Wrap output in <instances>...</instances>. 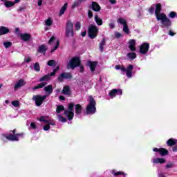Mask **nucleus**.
<instances>
[{
    "mask_svg": "<svg viewBox=\"0 0 177 177\" xmlns=\"http://www.w3.org/2000/svg\"><path fill=\"white\" fill-rule=\"evenodd\" d=\"M156 19L158 21H160L162 27L163 28H169L171 27L172 23L171 22V19L167 17V15L164 13H160L156 15Z\"/></svg>",
    "mask_w": 177,
    "mask_h": 177,
    "instance_id": "1",
    "label": "nucleus"
},
{
    "mask_svg": "<svg viewBox=\"0 0 177 177\" xmlns=\"http://www.w3.org/2000/svg\"><path fill=\"white\" fill-rule=\"evenodd\" d=\"M88 104L86 109V114H95L96 113V102L93 99V97H88Z\"/></svg>",
    "mask_w": 177,
    "mask_h": 177,
    "instance_id": "2",
    "label": "nucleus"
},
{
    "mask_svg": "<svg viewBox=\"0 0 177 177\" xmlns=\"http://www.w3.org/2000/svg\"><path fill=\"white\" fill-rule=\"evenodd\" d=\"M115 68V70H120L123 75L126 73V75L128 78H131L132 77V70H133V65H129L127 68L124 67V66L116 65Z\"/></svg>",
    "mask_w": 177,
    "mask_h": 177,
    "instance_id": "3",
    "label": "nucleus"
},
{
    "mask_svg": "<svg viewBox=\"0 0 177 177\" xmlns=\"http://www.w3.org/2000/svg\"><path fill=\"white\" fill-rule=\"evenodd\" d=\"M15 130L11 131L10 133L8 135L3 134L1 136V140L3 142H6V140H12V141L19 140V138H20V136H22L23 134H15Z\"/></svg>",
    "mask_w": 177,
    "mask_h": 177,
    "instance_id": "4",
    "label": "nucleus"
},
{
    "mask_svg": "<svg viewBox=\"0 0 177 177\" xmlns=\"http://www.w3.org/2000/svg\"><path fill=\"white\" fill-rule=\"evenodd\" d=\"M64 115L67 117L69 121H71L74 118V104L71 103L68 106V110L64 111Z\"/></svg>",
    "mask_w": 177,
    "mask_h": 177,
    "instance_id": "5",
    "label": "nucleus"
},
{
    "mask_svg": "<svg viewBox=\"0 0 177 177\" xmlns=\"http://www.w3.org/2000/svg\"><path fill=\"white\" fill-rule=\"evenodd\" d=\"M74 36V24L68 21L66 28V37H70Z\"/></svg>",
    "mask_w": 177,
    "mask_h": 177,
    "instance_id": "6",
    "label": "nucleus"
},
{
    "mask_svg": "<svg viewBox=\"0 0 177 177\" xmlns=\"http://www.w3.org/2000/svg\"><path fill=\"white\" fill-rule=\"evenodd\" d=\"M49 45L53 46V48L51 49V53H53L57 48H59V46L60 45V41L56 39L55 37H52L49 41H48Z\"/></svg>",
    "mask_w": 177,
    "mask_h": 177,
    "instance_id": "7",
    "label": "nucleus"
},
{
    "mask_svg": "<svg viewBox=\"0 0 177 177\" xmlns=\"http://www.w3.org/2000/svg\"><path fill=\"white\" fill-rule=\"evenodd\" d=\"M80 63L81 61L80 60V59L77 57H75L70 60L67 65V67L68 68H72V70H74L75 67H78V66H80Z\"/></svg>",
    "mask_w": 177,
    "mask_h": 177,
    "instance_id": "8",
    "label": "nucleus"
},
{
    "mask_svg": "<svg viewBox=\"0 0 177 177\" xmlns=\"http://www.w3.org/2000/svg\"><path fill=\"white\" fill-rule=\"evenodd\" d=\"M98 31L99 29L97 28V26L95 25H91L88 27V36L90 37V38H92V39H93V38H96V37L97 36Z\"/></svg>",
    "mask_w": 177,
    "mask_h": 177,
    "instance_id": "9",
    "label": "nucleus"
},
{
    "mask_svg": "<svg viewBox=\"0 0 177 177\" xmlns=\"http://www.w3.org/2000/svg\"><path fill=\"white\" fill-rule=\"evenodd\" d=\"M46 99V95H34L32 100L35 102L36 106H41L44 103V100Z\"/></svg>",
    "mask_w": 177,
    "mask_h": 177,
    "instance_id": "10",
    "label": "nucleus"
},
{
    "mask_svg": "<svg viewBox=\"0 0 177 177\" xmlns=\"http://www.w3.org/2000/svg\"><path fill=\"white\" fill-rule=\"evenodd\" d=\"M149 48H150V44L143 43L140 46V53H142V55H146V53L149 52Z\"/></svg>",
    "mask_w": 177,
    "mask_h": 177,
    "instance_id": "11",
    "label": "nucleus"
},
{
    "mask_svg": "<svg viewBox=\"0 0 177 177\" xmlns=\"http://www.w3.org/2000/svg\"><path fill=\"white\" fill-rule=\"evenodd\" d=\"M109 96L113 99V97H115L117 95H122V90L118 88V89H113L109 92Z\"/></svg>",
    "mask_w": 177,
    "mask_h": 177,
    "instance_id": "12",
    "label": "nucleus"
},
{
    "mask_svg": "<svg viewBox=\"0 0 177 177\" xmlns=\"http://www.w3.org/2000/svg\"><path fill=\"white\" fill-rule=\"evenodd\" d=\"M26 85V82L23 79H20L19 81L16 82L15 85L14 86L15 91L21 88V86H24Z\"/></svg>",
    "mask_w": 177,
    "mask_h": 177,
    "instance_id": "13",
    "label": "nucleus"
},
{
    "mask_svg": "<svg viewBox=\"0 0 177 177\" xmlns=\"http://www.w3.org/2000/svg\"><path fill=\"white\" fill-rule=\"evenodd\" d=\"M71 78V73H62L59 77H58V81L62 82L64 79L65 80H70Z\"/></svg>",
    "mask_w": 177,
    "mask_h": 177,
    "instance_id": "14",
    "label": "nucleus"
},
{
    "mask_svg": "<svg viewBox=\"0 0 177 177\" xmlns=\"http://www.w3.org/2000/svg\"><path fill=\"white\" fill-rule=\"evenodd\" d=\"M153 151L160 153V156H167V154H168V151L162 148H154Z\"/></svg>",
    "mask_w": 177,
    "mask_h": 177,
    "instance_id": "15",
    "label": "nucleus"
},
{
    "mask_svg": "<svg viewBox=\"0 0 177 177\" xmlns=\"http://www.w3.org/2000/svg\"><path fill=\"white\" fill-rule=\"evenodd\" d=\"M20 38L22 41H30V39H31V35L28 33L21 34Z\"/></svg>",
    "mask_w": 177,
    "mask_h": 177,
    "instance_id": "16",
    "label": "nucleus"
},
{
    "mask_svg": "<svg viewBox=\"0 0 177 177\" xmlns=\"http://www.w3.org/2000/svg\"><path fill=\"white\" fill-rule=\"evenodd\" d=\"M129 48L131 50H132V51L136 50V47H135V45L136 43L135 40H133V39L129 40Z\"/></svg>",
    "mask_w": 177,
    "mask_h": 177,
    "instance_id": "17",
    "label": "nucleus"
},
{
    "mask_svg": "<svg viewBox=\"0 0 177 177\" xmlns=\"http://www.w3.org/2000/svg\"><path fill=\"white\" fill-rule=\"evenodd\" d=\"M53 24V18L48 17L47 19L44 21V25L46 27H50Z\"/></svg>",
    "mask_w": 177,
    "mask_h": 177,
    "instance_id": "18",
    "label": "nucleus"
},
{
    "mask_svg": "<svg viewBox=\"0 0 177 177\" xmlns=\"http://www.w3.org/2000/svg\"><path fill=\"white\" fill-rule=\"evenodd\" d=\"M152 162L153 164H164V162H165V159L156 158L152 160Z\"/></svg>",
    "mask_w": 177,
    "mask_h": 177,
    "instance_id": "19",
    "label": "nucleus"
},
{
    "mask_svg": "<svg viewBox=\"0 0 177 177\" xmlns=\"http://www.w3.org/2000/svg\"><path fill=\"white\" fill-rule=\"evenodd\" d=\"M94 20L97 26H102L103 24V20L97 15L94 16Z\"/></svg>",
    "mask_w": 177,
    "mask_h": 177,
    "instance_id": "20",
    "label": "nucleus"
},
{
    "mask_svg": "<svg viewBox=\"0 0 177 177\" xmlns=\"http://www.w3.org/2000/svg\"><path fill=\"white\" fill-rule=\"evenodd\" d=\"M88 65H89L91 71L93 72L96 68V66L97 65V63L95 62H89Z\"/></svg>",
    "mask_w": 177,
    "mask_h": 177,
    "instance_id": "21",
    "label": "nucleus"
},
{
    "mask_svg": "<svg viewBox=\"0 0 177 177\" xmlns=\"http://www.w3.org/2000/svg\"><path fill=\"white\" fill-rule=\"evenodd\" d=\"M44 91L46 92L47 95H50V93L53 92V88L52 87V85H48L44 87Z\"/></svg>",
    "mask_w": 177,
    "mask_h": 177,
    "instance_id": "22",
    "label": "nucleus"
},
{
    "mask_svg": "<svg viewBox=\"0 0 177 177\" xmlns=\"http://www.w3.org/2000/svg\"><path fill=\"white\" fill-rule=\"evenodd\" d=\"M9 32V29L5 26L0 27V35H3V34H8Z\"/></svg>",
    "mask_w": 177,
    "mask_h": 177,
    "instance_id": "23",
    "label": "nucleus"
},
{
    "mask_svg": "<svg viewBox=\"0 0 177 177\" xmlns=\"http://www.w3.org/2000/svg\"><path fill=\"white\" fill-rule=\"evenodd\" d=\"M92 9L95 12H99V10H100V6H99V4H97L96 2H93Z\"/></svg>",
    "mask_w": 177,
    "mask_h": 177,
    "instance_id": "24",
    "label": "nucleus"
},
{
    "mask_svg": "<svg viewBox=\"0 0 177 177\" xmlns=\"http://www.w3.org/2000/svg\"><path fill=\"white\" fill-rule=\"evenodd\" d=\"M62 92L64 93V95H71V91H70V87H68V86H66L64 87Z\"/></svg>",
    "mask_w": 177,
    "mask_h": 177,
    "instance_id": "25",
    "label": "nucleus"
},
{
    "mask_svg": "<svg viewBox=\"0 0 177 177\" xmlns=\"http://www.w3.org/2000/svg\"><path fill=\"white\" fill-rule=\"evenodd\" d=\"M176 144H177V140H175L174 138H171L169 140H167L168 146H175V145Z\"/></svg>",
    "mask_w": 177,
    "mask_h": 177,
    "instance_id": "26",
    "label": "nucleus"
},
{
    "mask_svg": "<svg viewBox=\"0 0 177 177\" xmlns=\"http://www.w3.org/2000/svg\"><path fill=\"white\" fill-rule=\"evenodd\" d=\"M161 12V4L158 3L156 5V9H155V15H160V12Z\"/></svg>",
    "mask_w": 177,
    "mask_h": 177,
    "instance_id": "27",
    "label": "nucleus"
},
{
    "mask_svg": "<svg viewBox=\"0 0 177 177\" xmlns=\"http://www.w3.org/2000/svg\"><path fill=\"white\" fill-rule=\"evenodd\" d=\"M38 120L39 121L45 122V124H48V122H49V118H48V116H41Z\"/></svg>",
    "mask_w": 177,
    "mask_h": 177,
    "instance_id": "28",
    "label": "nucleus"
},
{
    "mask_svg": "<svg viewBox=\"0 0 177 177\" xmlns=\"http://www.w3.org/2000/svg\"><path fill=\"white\" fill-rule=\"evenodd\" d=\"M75 110L76 114H80L81 111H82V106H81L80 104H77L75 106Z\"/></svg>",
    "mask_w": 177,
    "mask_h": 177,
    "instance_id": "29",
    "label": "nucleus"
},
{
    "mask_svg": "<svg viewBox=\"0 0 177 177\" xmlns=\"http://www.w3.org/2000/svg\"><path fill=\"white\" fill-rule=\"evenodd\" d=\"M50 74H48L40 78L39 82H42L44 81H49L50 80Z\"/></svg>",
    "mask_w": 177,
    "mask_h": 177,
    "instance_id": "30",
    "label": "nucleus"
},
{
    "mask_svg": "<svg viewBox=\"0 0 177 177\" xmlns=\"http://www.w3.org/2000/svg\"><path fill=\"white\" fill-rule=\"evenodd\" d=\"M85 0H77L75 1L73 4L72 5V8L73 9L80 6V5H81V2L84 1Z\"/></svg>",
    "mask_w": 177,
    "mask_h": 177,
    "instance_id": "31",
    "label": "nucleus"
},
{
    "mask_svg": "<svg viewBox=\"0 0 177 177\" xmlns=\"http://www.w3.org/2000/svg\"><path fill=\"white\" fill-rule=\"evenodd\" d=\"M4 5H5L6 8H12V6H15V3L11 1H6L4 3Z\"/></svg>",
    "mask_w": 177,
    "mask_h": 177,
    "instance_id": "32",
    "label": "nucleus"
},
{
    "mask_svg": "<svg viewBox=\"0 0 177 177\" xmlns=\"http://www.w3.org/2000/svg\"><path fill=\"white\" fill-rule=\"evenodd\" d=\"M104 45H106V39H103L100 44V50L101 52H103V50H104Z\"/></svg>",
    "mask_w": 177,
    "mask_h": 177,
    "instance_id": "33",
    "label": "nucleus"
},
{
    "mask_svg": "<svg viewBox=\"0 0 177 177\" xmlns=\"http://www.w3.org/2000/svg\"><path fill=\"white\" fill-rule=\"evenodd\" d=\"M67 9V3H66L64 6L61 8L59 11V16H62L64 15V12H66V10Z\"/></svg>",
    "mask_w": 177,
    "mask_h": 177,
    "instance_id": "34",
    "label": "nucleus"
},
{
    "mask_svg": "<svg viewBox=\"0 0 177 177\" xmlns=\"http://www.w3.org/2000/svg\"><path fill=\"white\" fill-rule=\"evenodd\" d=\"M47 49L48 48H46L44 45H41L39 47L38 50L40 53H45Z\"/></svg>",
    "mask_w": 177,
    "mask_h": 177,
    "instance_id": "35",
    "label": "nucleus"
},
{
    "mask_svg": "<svg viewBox=\"0 0 177 177\" xmlns=\"http://www.w3.org/2000/svg\"><path fill=\"white\" fill-rule=\"evenodd\" d=\"M127 57L130 59V60H133V59H136V53H130L127 54Z\"/></svg>",
    "mask_w": 177,
    "mask_h": 177,
    "instance_id": "36",
    "label": "nucleus"
},
{
    "mask_svg": "<svg viewBox=\"0 0 177 177\" xmlns=\"http://www.w3.org/2000/svg\"><path fill=\"white\" fill-rule=\"evenodd\" d=\"M46 82H42L39 84H38L37 86H35V87H33V89H41V88H44V86H45V85H46Z\"/></svg>",
    "mask_w": 177,
    "mask_h": 177,
    "instance_id": "37",
    "label": "nucleus"
},
{
    "mask_svg": "<svg viewBox=\"0 0 177 177\" xmlns=\"http://www.w3.org/2000/svg\"><path fill=\"white\" fill-rule=\"evenodd\" d=\"M118 23H120V24H122L123 26H127V21L123 18H119L118 20Z\"/></svg>",
    "mask_w": 177,
    "mask_h": 177,
    "instance_id": "38",
    "label": "nucleus"
},
{
    "mask_svg": "<svg viewBox=\"0 0 177 177\" xmlns=\"http://www.w3.org/2000/svg\"><path fill=\"white\" fill-rule=\"evenodd\" d=\"M112 174H113V175H114L115 176H117V175H123L124 176H127V174H125L124 173L121 172V171H115V170H113V171H112Z\"/></svg>",
    "mask_w": 177,
    "mask_h": 177,
    "instance_id": "39",
    "label": "nucleus"
},
{
    "mask_svg": "<svg viewBox=\"0 0 177 177\" xmlns=\"http://www.w3.org/2000/svg\"><path fill=\"white\" fill-rule=\"evenodd\" d=\"M64 106L60 105V106H58L57 107V114H59V113H61L62 111H64Z\"/></svg>",
    "mask_w": 177,
    "mask_h": 177,
    "instance_id": "40",
    "label": "nucleus"
},
{
    "mask_svg": "<svg viewBox=\"0 0 177 177\" xmlns=\"http://www.w3.org/2000/svg\"><path fill=\"white\" fill-rule=\"evenodd\" d=\"M11 104H12L14 107H19L20 106V102L15 100L11 102Z\"/></svg>",
    "mask_w": 177,
    "mask_h": 177,
    "instance_id": "41",
    "label": "nucleus"
},
{
    "mask_svg": "<svg viewBox=\"0 0 177 177\" xmlns=\"http://www.w3.org/2000/svg\"><path fill=\"white\" fill-rule=\"evenodd\" d=\"M123 31L127 35L129 34V28H128V25H124L123 26Z\"/></svg>",
    "mask_w": 177,
    "mask_h": 177,
    "instance_id": "42",
    "label": "nucleus"
},
{
    "mask_svg": "<svg viewBox=\"0 0 177 177\" xmlns=\"http://www.w3.org/2000/svg\"><path fill=\"white\" fill-rule=\"evenodd\" d=\"M58 120L59 121H60V122H66L67 121V119H66V118H64L60 115H58Z\"/></svg>",
    "mask_w": 177,
    "mask_h": 177,
    "instance_id": "43",
    "label": "nucleus"
},
{
    "mask_svg": "<svg viewBox=\"0 0 177 177\" xmlns=\"http://www.w3.org/2000/svg\"><path fill=\"white\" fill-rule=\"evenodd\" d=\"M81 28V23H80V22H76L75 24V30H80Z\"/></svg>",
    "mask_w": 177,
    "mask_h": 177,
    "instance_id": "44",
    "label": "nucleus"
},
{
    "mask_svg": "<svg viewBox=\"0 0 177 177\" xmlns=\"http://www.w3.org/2000/svg\"><path fill=\"white\" fill-rule=\"evenodd\" d=\"M35 71H39L41 70V67L39 66V64L35 63L34 67Z\"/></svg>",
    "mask_w": 177,
    "mask_h": 177,
    "instance_id": "45",
    "label": "nucleus"
},
{
    "mask_svg": "<svg viewBox=\"0 0 177 177\" xmlns=\"http://www.w3.org/2000/svg\"><path fill=\"white\" fill-rule=\"evenodd\" d=\"M3 45H4L5 48H10V46H12V43L10 41H7V42H4Z\"/></svg>",
    "mask_w": 177,
    "mask_h": 177,
    "instance_id": "46",
    "label": "nucleus"
},
{
    "mask_svg": "<svg viewBox=\"0 0 177 177\" xmlns=\"http://www.w3.org/2000/svg\"><path fill=\"white\" fill-rule=\"evenodd\" d=\"M58 70H60V66H57L55 69L53 70V71L50 73V75L51 76H53L56 74V72L58 71Z\"/></svg>",
    "mask_w": 177,
    "mask_h": 177,
    "instance_id": "47",
    "label": "nucleus"
},
{
    "mask_svg": "<svg viewBox=\"0 0 177 177\" xmlns=\"http://www.w3.org/2000/svg\"><path fill=\"white\" fill-rule=\"evenodd\" d=\"M176 16V12H171L169 14V17H170V19H174Z\"/></svg>",
    "mask_w": 177,
    "mask_h": 177,
    "instance_id": "48",
    "label": "nucleus"
},
{
    "mask_svg": "<svg viewBox=\"0 0 177 177\" xmlns=\"http://www.w3.org/2000/svg\"><path fill=\"white\" fill-rule=\"evenodd\" d=\"M115 37L116 38H122L123 35H122V34H121V33H120L118 32H115Z\"/></svg>",
    "mask_w": 177,
    "mask_h": 177,
    "instance_id": "49",
    "label": "nucleus"
},
{
    "mask_svg": "<svg viewBox=\"0 0 177 177\" xmlns=\"http://www.w3.org/2000/svg\"><path fill=\"white\" fill-rule=\"evenodd\" d=\"M55 63V60H50L47 62V64L48 66H50V67H51V66H53Z\"/></svg>",
    "mask_w": 177,
    "mask_h": 177,
    "instance_id": "50",
    "label": "nucleus"
},
{
    "mask_svg": "<svg viewBox=\"0 0 177 177\" xmlns=\"http://www.w3.org/2000/svg\"><path fill=\"white\" fill-rule=\"evenodd\" d=\"M43 129L44 131H49V129H50V125L47 124L46 125L44 126Z\"/></svg>",
    "mask_w": 177,
    "mask_h": 177,
    "instance_id": "51",
    "label": "nucleus"
},
{
    "mask_svg": "<svg viewBox=\"0 0 177 177\" xmlns=\"http://www.w3.org/2000/svg\"><path fill=\"white\" fill-rule=\"evenodd\" d=\"M24 62H25V63H30V62H31V57H25Z\"/></svg>",
    "mask_w": 177,
    "mask_h": 177,
    "instance_id": "52",
    "label": "nucleus"
},
{
    "mask_svg": "<svg viewBox=\"0 0 177 177\" xmlns=\"http://www.w3.org/2000/svg\"><path fill=\"white\" fill-rule=\"evenodd\" d=\"M48 125H56V123L53 120H48V122H47Z\"/></svg>",
    "mask_w": 177,
    "mask_h": 177,
    "instance_id": "53",
    "label": "nucleus"
},
{
    "mask_svg": "<svg viewBox=\"0 0 177 177\" xmlns=\"http://www.w3.org/2000/svg\"><path fill=\"white\" fill-rule=\"evenodd\" d=\"M109 26V28H111V29L115 27V25H114V23H110Z\"/></svg>",
    "mask_w": 177,
    "mask_h": 177,
    "instance_id": "54",
    "label": "nucleus"
},
{
    "mask_svg": "<svg viewBox=\"0 0 177 177\" xmlns=\"http://www.w3.org/2000/svg\"><path fill=\"white\" fill-rule=\"evenodd\" d=\"M88 16L89 19H91L92 16H93V14L92 13V11L89 10L88 12Z\"/></svg>",
    "mask_w": 177,
    "mask_h": 177,
    "instance_id": "55",
    "label": "nucleus"
},
{
    "mask_svg": "<svg viewBox=\"0 0 177 177\" xmlns=\"http://www.w3.org/2000/svg\"><path fill=\"white\" fill-rule=\"evenodd\" d=\"M174 167V164L172 163H169L166 165V168H172Z\"/></svg>",
    "mask_w": 177,
    "mask_h": 177,
    "instance_id": "56",
    "label": "nucleus"
},
{
    "mask_svg": "<svg viewBox=\"0 0 177 177\" xmlns=\"http://www.w3.org/2000/svg\"><path fill=\"white\" fill-rule=\"evenodd\" d=\"M109 2L111 5H115L117 3V1L115 0H109Z\"/></svg>",
    "mask_w": 177,
    "mask_h": 177,
    "instance_id": "57",
    "label": "nucleus"
},
{
    "mask_svg": "<svg viewBox=\"0 0 177 177\" xmlns=\"http://www.w3.org/2000/svg\"><path fill=\"white\" fill-rule=\"evenodd\" d=\"M30 127L31 128H32L33 129H35V128H37V126L35 125V123L32 122L30 124Z\"/></svg>",
    "mask_w": 177,
    "mask_h": 177,
    "instance_id": "58",
    "label": "nucleus"
},
{
    "mask_svg": "<svg viewBox=\"0 0 177 177\" xmlns=\"http://www.w3.org/2000/svg\"><path fill=\"white\" fill-rule=\"evenodd\" d=\"M149 13H153L154 12V7H151L149 10Z\"/></svg>",
    "mask_w": 177,
    "mask_h": 177,
    "instance_id": "59",
    "label": "nucleus"
},
{
    "mask_svg": "<svg viewBox=\"0 0 177 177\" xmlns=\"http://www.w3.org/2000/svg\"><path fill=\"white\" fill-rule=\"evenodd\" d=\"M84 66H80V73H83V72H84Z\"/></svg>",
    "mask_w": 177,
    "mask_h": 177,
    "instance_id": "60",
    "label": "nucleus"
},
{
    "mask_svg": "<svg viewBox=\"0 0 177 177\" xmlns=\"http://www.w3.org/2000/svg\"><path fill=\"white\" fill-rule=\"evenodd\" d=\"M37 5H38V6H41V5H42V0H39Z\"/></svg>",
    "mask_w": 177,
    "mask_h": 177,
    "instance_id": "61",
    "label": "nucleus"
},
{
    "mask_svg": "<svg viewBox=\"0 0 177 177\" xmlns=\"http://www.w3.org/2000/svg\"><path fill=\"white\" fill-rule=\"evenodd\" d=\"M169 34L171 36V37H174V35H175V33H174V32H172V31H169Z\"/></svg>",
    "mask_w": 177,
    "mask_h": 177,
    "instance_id": "62",
    "label": "nucleus"
},
{
    "mask_svg": "<svg viewBox=\"0 0 177 177\" xmlns=\"http://www.w3.org/2000/svg\"><path fill=\"white\" fill-rule=\"evenodd\" d=\"M86 35V32H82V37H85Z\"/></svg>",
    "mask_w": 177,
    "mask_h": 177,
    "instance_id": "63",
    "label": "nucleus"
},
{
    "mask_svg": "<svg viewBox=\"0 0 177 177\" xmlns=\"http://www.w3.org/2000/svg\"><path fill=\"white\" fill-rule=\"evenodd\" d=\"M59 100H64L65 98H64V97H63L62 95H60V96H59Z\"/></svg>",
    "mask_w": 177,
    "mask_h": 177,
    "instance_id": "64",
    "label": "nucleus"
}]
</instances>
